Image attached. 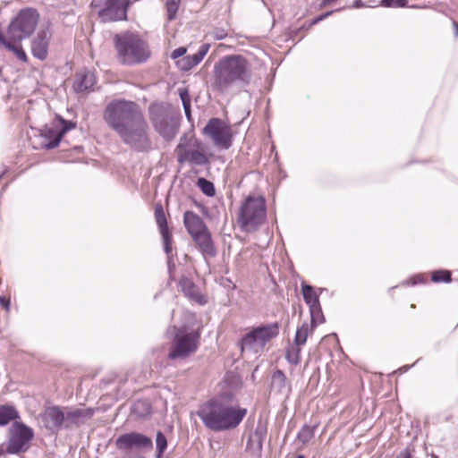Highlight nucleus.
Instances as JSON below:
<instances>
[{
	"label": "nucleus",
	"mask_w": 458,
	"mask_h": 458,
	"mask_svg": "<svg viewBox=\"0 0 458 458\" xmlns=\"http://www.w3.org/2000/svg\"><path fill=\"white\" fill-rule=\"evenodd\" d=\"M106 123L125 144L142 149L148 145V124L138 104L127 100H114L105 110Z\"/></svg>",
	"instance_id": "1"
},
{
	"label": "nucleus",
	"mask_w": 458,
	"mask_h": 458,
	"mask_svg": "<svg viewBox=\"0 0 458 458\" xmlns=\"http://www.w3.org/2000/svg\"><path fill=\"white\" fill-rule=\"evenodd\" d=\"M114 42L118 56L123 64L143 63L150 56L147 43L136 34L126 32L116 35Z\"/></svg>",
	"instance_id": "2"
},
{
	"label": "nucleus",
	"mask_w": 458,
	"mask_h": 458,
	"mask_svg": "<svg viewBox=\"0 0 458 458\" xmlns=\"http://www.w3.org/2000/svg\"><path fill=\"white\" fill-rule=\"evenodd\" d=\"M279 334V327L277 323H271L253 327L246 333L239 341L242 355L250 353L259 355L265 350L266 345Z\"/></svg>",
	"instance_id": "3"
},
{
	"label": "nucleus",
	"mask_w": 458,
	"mask_h": 458,
	"mask_svg": "<svg viewBox=\"0 0 458 458\" xmlns=\"http://www.w3.org/2000/svg\"><path fill=\"white\" fill-rule=\"evenodd\" d=\"M266 218L265 199L262 196H249L241 207L237 223L242 231L251 233L256 231Z\"/></svg>",
	"instance_id": "4"
},
{
	"label": "nucleus",
	"mask_w": 458,
	"mask_h": 458,
	"mask_svg": "<svg viewBox=\"0 0 458 458\" xmlns=\"http://www.w3.org/2000/svg\"><path fill=\"white\" fill-rule=\"evenodd\" d=\"M199 417L208 428L222 430L229 428V400L227 396L211 400L200 406Z\"/></svg>",
	"instance_id": "5"
},
{
	"label": "nucleus",
	"mask_w": 458,
	"mask_h": 458,
	"mask_svg": "<svg viewBox=\"0 0 458 458\" xmlns=\"http://www.w3.org/2000/svg\"><path fill=\"white\" fill-rule=\"evenodd\" d=\"M39 15L35 9L25 8L20 11L8 27V37L13 42H20L30 37L36 29Z\"/></svg>",
	"instance_id": "6"
},
{
	"label": "nucleus",
	"mask_w": 458,
	"mask_h": 458,
	"mask_svg": "<svg viewBox=\"0 0 458 458\" xmlns=\"http://www.w3.org/2000/svg\"><path fill=\"white\" fill-rule=\"evenodd\" d=\"M149 116L155 129L165 138H173L176 132V123L167 106L152 104L149 106Z\"/></svg>",
	"instance_id": "7"
},
{
	"label": "nucleus",
	"mask_w": 458,
	"mask_h": 458,
	"mask_svg": "<svg viewBox=\"0 0 458 458\" xmlns=\"http://www.w3.org/2000/svg\"><path fill=\"white\" fill-rule=\"evenodd\" d=\"M129 0H93L91 6L103 21L126 19Z\"/></svg>",
	"instance_id": "8"
},
{
	"label": "nucleus",
	"mask_w": 458,
	"mask_h": 458,
	"mask_svg": "<svg viewBox=\"0 0 458 458\" xmlns=\"http://www.w3.org/2000/svg\"><path fill=\"white\" fill-rule=\"evenodd\" d=\"M202 133L216 149L225 150L229 148V123L226 120L211 118Z\"/></svg>",
	"instance_id": "9"
},
{
	"label": "nucleus",
	"mask_w": 458,
	"mask_h": 458,
	"mask_svg": "<svg viewBox=\"0 0 458 458\" xmlns=\"http://www.w3.org/2000/svg\"><path fill=\"white\" fill-rule=\"evenodd\" d=\"M252 77L250 63L242 55H231V89H243Z\"/></svg>",
	"instance_id": "10"
},
{
	"label": "nucleus",
	"mask_w": 458,
	"mask_h": 458,
	"mask_svg": "<svg viewBox=\"0 0 458 458\" xmlns=\"http://www.w3.org/2000/svg\"><path fill=\"white\" fill-rule=\"evenodd\" d=\"M33 436L34 433L30 428L22 423L15 422L10 428L7 452L18 454L27 451Z\"/></svg>",
	"instance_id": "11"
},
{
	"label": "nucleus",
	"mask_w": 458,
	"mask_h": 458,
	"mask_svg": "<svg viewBox=\"0 0 458 458\" xmlns=\"http://www.w3.org/2000/svg\"><path fill=\"white\" fill-rule=\"evenodd\" d=\"M199 335L196 332L177 335L173 350L169 353L171 359L185 358L197 350Z\"/></svg>",
	"instance_id": "12"
},
{
	"label": "nucleus",
	"mask_w": 458,
	"mask_h": 458,
	"mask_svg": "<svg viewBox=\"0 0 458 458\" xmlns=\"http://www.w3.org/2000/svg\"><path fill=\"white\" fill-rule=\"evenodd\" d=\"M197 141L193 145L185 146L180 144L177 147V157L180 163L188 162L196 165H203L208 163L207 156L199 148Z\"/></svg>",
	"instance_id": "13"
},
{
	"label": "nucleus",
	"mask_w": 458,
	"mask_h": 458,
	"mask_svg": "<svg viewBox=\"0 0 458 458\" xmlns=\"http://www.w3.org/2000/svg\"><path fill=\"white\" fill-rule=\"evenodd\" d=\"M117 448L126 450L130 448H152V440L142 434L131 432L120 436L115 442Z\"/></svg>",
	"instance_id": "14"
},
{
	"label": "nucleus",
	"mask_w": 458,
	"mask_h": 458,
	"mask_svg": "<svg viewBox=\"0 0 458 458\" xmlns=\"http://www.w3.org/2000/svg\"><path fill=\"white\" fill-rule=\"evenodd\" d=\"M74 127V123L66 122L64 119H60L57 124L52 127H46L43 130V135L47 138L52 139V140L47 144V148H54L57 147L65 132Z\"/></svg>",
	"instance_id": "15"
},
{
	"label": "nucleus",
	"mask_w": 458,
	"mask_h": 458,
	"mask_svg": "<svg viewBox=\"0 0 458 458\" xmlns=\"http://www.w3.org/2000/svg\"><path fill=\"white\" fill-rule=\"evenodd\" d=\"M267 433V427L266 423L258 422L255 431L250 435L247 442V450L253 455L260 456L263 441Z\"/></svg>",
	"instance_id": "16"
},
{
	"label": "nucleus",
	"mask_w": 458,
	"mask_h": 458,
	"mask_svg": "<svg viewBox=\"0 0 458 458\" xmlns=\"http://www.w3.org/2000/svg\"><path fill=\"white\" fill-rule=\"evenodd\" d=\"M45 427L50 430L58 429L64 422V411L58 406H51L45 409L41 414Z\"/></svg>",
	"instance_id": "17"
},
{
	"label": "nucleus",
	"mask_w": 458,
	"mask_h": 458,
	"mask_svg": "<svg viewBox=\"0 0 458 458\" xmlns=\"http://www.w3.org/2000/svg\"><path fill=\"white\" fill-rule=\"evenodd\" d=\"M50 40V33L47 30H41L31 43L32 55L44 60L47 56L48 45Z\"/></svg>",
	"instance_id": "18"
},
{
	"label": "nucleus",
	"mask_w": 458,
	"mask_h": 458,
	"mask_svg": "<svg viewBox=\"0 0 458 458\" xmlns=\"http://www.w3.org/2000/svg\"><path fill=\"white\" fill-rule=\"evenodd\" d=\"M155 218L163 238L165 250L169 254L171 252L172 235L169 233L165 211L161 205L156 207Z\"/></svg>",
	"instance_id": "19"
},
{
	"label": "nucleus",
	"mask_w": 458,
	"mask_h": 458,
	"mask_svg": "<svg viewBox=\"0 0 458 458\" xmlns=\"http://www.w3.org/2000/svg\"><path fill=\"white\" fill-rule=\"evenodd\" d=\"M215 85L221 90L229 87V57L225 56L215 69Z\"/></svg>",
	"instance_id": "20"
},
{
	"label": "nucleus",
	"mask_w": 458,
	"mask_h": 458,
	"mask_svg": "<svg viewBox=\"0 0 458 458\" xmlns=\"http://www.w3.org/2000/svg\"><path fill=\"white\" fill-rule=\"evenodd\" d=\"M271 390L276 394H284L286 396L291 393V384L288 382L285 374L281 369H276L272 374Z\"/></svg>",
	"instance_id": "21"
},
{
	"label": "nucleus",
	"mask_w": 458,
	"mask_h": 458,
	"mask_svg": "<svg viewBox=\"0 0 458 458\" xmlns=\"http://www.w3.org/2000/svg\"><path fill=\"white\" fill-rule=\"evenodd\" d=\"M183 222L189 233L193 237L206 230L202 219L192 211H186L183 216Z\"/></svg>",
	"instance_id": "22"
},
{
	"label": "nucleus",
	"mask_w": 458,
	"mask_h": 458,
	"mask_svg": "<svg viewBox=\"0 0 458 458\" xmlns=\"http://www.w3.org/2000/svg\"><path fill=\"white\" fill-rule=\"evenodd\" d=\"M95 82L96 78L92 72L82 71L76 75L73 88L77 92H84L90 89Z\"/></svg>",
	"instance_id": "23"
},
{
	"label": "nucleus",
	"mask_w": 458,
	"mask_h": 458,
	"mask_svg": "<svg viewBox=\"0 0 458 458\" xmlns=\"http://www.w3.org/2000/svg\"><path fill=\"white\" fill-rule=\"evenodd\" d=\"M180 284L186 296L199 304L206 303L205 297L199 292L198 288L192 284L191 281L183 278L181 280Z\"/></svg>",
	"instance_id": "24"
},
{
	"label": "nucleus",
	"mask_w": 458,
	"mask_h": 458,
	"mask_svg": "<svg viewBox=\"0 0 458 458\" xmlns=\"http://www.w3.org/2000/svg\"><path fill=\"white\" fill-rule=\"evenodd\" d=\"M64 421L68 424L76 423L81 418H90L93 411L90 409H69L65 408Z\"/></svg>",
	"instance_id": "25"
},
{
	"label": "nucleus",
	"mask_w": 458,
	"mask_h": 458,
	"mask_svg": "<svg viewBox=\"0 0 458 458\" xmlns=\"http://www.w3.org/2000/svg\"><path fill=\"white\" fill-rule=\"evenodd\" d=\"M199 245L200 250L207 255H214V248L211 242L210 235L207 230L192 237Z\"/></svg>",
	"instance_id": "26"
},
{
	"label": "nucleus",
	"mask_w": 458,
	"mask_h": 458,
	"mask_svg": "<svg viewBox=\"0 0 458 458\" xmlns=\"http://www.w3.org/2000/svg\"><path fill=\"white\" fill-rule=\"evenodd\" d=\"M302 295L305 302L309 305L310 310H318V304L319 303L318 295L315 293L312 286L302 284Z\"/></svg>",
	"instance_id": "27"
},
{
	"label": "nucleus",
	"mask_w": 458,
	"mask_h": 458,
	"mask_svg": "<svg viewBox=\"0 0 458 458\" xmlns=\"http://www.w3.org/2000/svg\"><path fill=\"white\" fill-rule=\"evenodd\" d=\"M247 414V409L239 406H231L230 410V427L236 428Z\"/></svg>",
	"instance_id": "28"
},
{
	"label": "nucleus",
	"mask_w": 458,
	"mask_h": 458,
	"mask_svg": "<svg viewBox=\"0 0 458 458\" xmlns=\"http://www.w3.org/2000/svg\"><path fill=\"white\" fill-rule=\"evenodd\" d=\"M285 359L293 365H298L301 360V347L296 344H291L287 347Z\"/></svg>",
	"instance_id": "29"
},
{
	"label": "nucleus",
	"mask_w": 458,
	"mask_h": 458,
	"mask_svg": "<svg viewBox=\"0 0 458 458\" xmlns=\"http://www.w3.org/2000/svg\"><path fill=\"white\" fill-rule=\"evenodd\" d=\"M17 417V411L13 407L11 406H1L0 407V426L6 425L12 420Z\"/></svg>",
	"instance_id": "30"
},
{
	"label": "nucleus",
	"mask_w": 458,
	"mask_h": 458,
	"mask_svg": "<svg viewBox=\"0 0 458 458\" xmlns=\"http://www.w3.org/2000/svg\"><path fill=\"white\" fill-rule=\"evenodd\" d=\"M315 427L304 425L297 435V438L302 444L308 443L314 436Z\"/></svg>",
	"instance_id": "31"
},
{
	"label": "nucleus",
	"mask_w": 458,
	"mask_h": 458,
	"mask_svg": "<svg viewBox=\"0 0 458 458\" xmlns=\"http://www.w3.org/2000/svg\"><path fill=\"white\" fill-rule=\"evenodd\" d=\"M157 458H161L167 447V440L162 432H157L156 437Z\"/></svg>",
	"instance_id": "32"
},
{
	"label": "nucleus",
	"mask_w": 458,
	"mask_h": 458,
	"mask_svg": "<svg viewBox=\"0 0 458 458\" xmlns=\"http://www.w3.org/2000/svg\"><path fill=\"white\" fill-rule=\"evenodd\" d=\"M309 334V327L308 325H302L301 327H299L296 331L295 337H294V344L296 345H303L308 337Z\"/></svg>",
	"instance_id": "33"
},
{
	"label": "nucleus",
	"mask_w": 458,
	"mask_h": 458,
	"mask_svg": "<svg viewBox=\"0 0 458 458\" xmlns=\"http://www.w3.org/2000/svg\"><path fill=\"white\" fill-rule=\"evenodd\" d=\"M198 186L208 196L215 195V188L211 182L206 180L205 178H199L198 180Z\"/></svg>",
	"instance_id": "34"
},
{
	"label": "nucleus",
	"mask_w": 458,
	"mask_h": 458,
	"mask_svg": "<svg viewBox=\"0 0 458 458\" xmlns=\"http://www.w3.org/2000/svg\"><path fill=\"white\" fill-rule=\"evenodd\" d=\"M181 0H167L165 6L168 19L174 20L176 16Z\"/></svg>",
	"instance_id": "35"
},
{
	"label": "nucleus",
	"mask_w": 458,
	"mask_h": 458,
	"mask_svg": "<svg viewBox=\"0 0 458 458\" xmlns=\"http://www.w3.org/2000/svg\"><path fill=\"white\" fill-rule=\"evenodd\" d=\"M431 279L435 283H448L451 281V273L447 270L436 271L432 274Z\"/></svg>",
	"instance_id": "36"
},
{
	"label": "nucleus",
	"mask_w": 458,
	"mask_h": 458,
	"mask_svg": "<svg viewBox=\"0 0 458 458\" xmlns=\"http://www.w3.org/2000/svg\"><path fill=\"white\" fill-rule=\"evenodd\" d=\"M318 310H314L313 311H310V315H311V322L314 323V324H317V323H322L323 322V315H322V310H321V308H320V305L319 303L318 304Z\"/></svg>",
	"instance_id": "37"
},
{
	"label": "nucleus",
	"mask_w": 458,
	"mask_h": 458,
	"mask_svg": "<svg viewBox=\"0 0 458 458\" xmlns=\"http://www.w3.org/2000/svg\"><path fill=\"white\" fill-rule=\"evenodd\" d=\"M177 64L183 71H189L193 67L188 55L179 60Z\"/></svg>",
	"instance_id": "38"
},
{
	"label": "nucleus",
	"mask_w": 458,
	"mask_h": 458,
	"mask_svg": "<svg viewBox=\"0 0 458 458\" xmlns=\"http://www.w3.org/2000/svg\"><path fill=\"white\" fill-rule=\"evenodd\" d=\"M179 95L181 98V100L182 102V105L191 104V98L189 95V92L185 89H179Z\"/></svg>",
	"instance_id": "39"
},
{
	"label": "nucleus",
	"mask_w": 458,
	"mask_h": 458,
	"mask_svg": "<svg viewBox=\"0 0 458 458\" xmlns=\"http://www.w3.org/2000/svg\"><path fill=\"white\" fill-rule=\"evenodd\" d=\"M186 52H187L186 47H178L172 52L171 57L173 59H177L178 57L183 56L186 54Z\"/></svg>",
	"instance_id": "40"
},
{
	"label": "nucleus",
	"mask_w": 458,
	"mask_h": 458,
	"mask_svg": "<svg viewBox=\"0 0 458 458\" xmlns=\"http://www.w3.org/2000/svg\"><path fill=\"white\" fill-rule=\"evenodd\" d=\"M332 11L330 12H327V13H325L323 14H320L319 16L314 18L312 21H311V25H315L317 23H318L319 21H323L324 19L327 18L329 15L332 14Z\"/></svg>",
	"instance_id": "41"
},
{
	"label": "nucleus",
	"mask_w": 458,
	"mask_h": 458,
	"mask_svg": "<svg viewBox=\"0 0 458 458\" xmlns=\"http://www.w3.org/2000/svg\"><path fill=\"white\" fill-rule=\"evenodd\" d=\"M188 56L190 58L193 67L196 66L198 64H199L203 59L201 56H199V55L198 53H196L192 55H188Z\"/></svg>",
	"instance_id": "42"
},
{
	"label": "nucleus",
	"mask_w": 458,
	"mask_h": 458,
	"mask_svg": "<svg viewBox=\"0 0 458 458\" xmlns=\"http://www.w3.org/2000/svg\"><path fill=\"white\" fill-rule=\"evenodd\" d=\"M209 49V45L208 44H204L202 45L199 51H198V54L199 55V56H201L202 58H204V56L207 55L208 51Z\"/></svg>",
	"instance_id": "43"
},
{
	"label": "nucleus",
	"mask_w": 458,
	"mask_h": 458,
	"mask_svg": "<svg viewBox=\"0 0 458 458\" xmlns=\"http://www.w3.org/2000/svg\"><path fill=\"white\" fill-rule=\"evenodd\" d=\"M396 458H411V454L408 449L403 450Z\"/></svg>",
	"instance_id": "44"
},
{
	"label": "nucleus",
	"mask_w": 458,
	"mask_h": 458,
	"mask_svg": "<svg viewBox=\"0 0 458 458\" xmlns=\"http://www.w3.org/2000/svg\"><path fill=\"white\" fill-rule=\"evenodd\" d=\"M145 407L146 408V412L148 413L149 411V406L148 403H146L145 402H137L135 404H134V409L137 410L139 407Z\"/></svg>",
	"instance_id": "45"
},
{
	"label": "nucleus",
	"mask_w": 458,
	"mask_h": 458,
	"mask_svg": "<svg viewBox=\"0 0 458 458\" xmlns=\"http://www.w3.org/2000/svg\"><path fill=\"white\" fill-rule=\"evenodd\" d=\"M407 3V0H394V7H404Z\"/></svg>",
	"instance_id": "46"
},
{
	"label": "nucleus",
	"mask_w": 458,
	"mask_h": 458,
	"mask_svg": "<svg viewBox=\"0 0 458 458\" xmlns=\"http://www.w3.org/2000/svg\"><path fill=\"white\" fill-rule=\"evenodd\" d=\"M381 4L385 7H394V0H381Z\"/></svg>",
	"instance_id": "47"
},
{
	"label": "nucleus",
	"mask_w": 458,
	"mask_h": 458,
	"mask_svg": "<svg viewBox=\"0 0 458 458\" xmlns=\"http://www.w3.org/2000/svg\"><path fill=\"white\" fill-rule=\"evenodd\" d=\"M182 106H183L186 116L190 120L191 119V104L186 103V105H182Z\"/></svg>",
	"instance_id": "48"
},
{
	"label": "nucleus",
	"mask_w": 458,
	"mask_h": 458,
	"mask_svg": "<svg viewBox=\"0 0 458 458\" xmlns=\"http://www.w3.org/2000/svg\"><path fill=\"white\" fill-rule=\"evenodd\" d=\"M421 282H422V277H421L420 276H415V277H413V278L411 279V284L412 285H415V284H417L418 283H421Z\"/></svg>",
	"instance_id": "49"
},
{
	"label": "nucleus",
	"mask_w": 458,
	"mask_h": 458,
	"mask_svg": "<svg viewBox=\"0 0 458 458\" xmlns=\"http://www.w3.org/2000/svg\"><path fill=\"white\" fill-rule=\"evenodd\" d=\"M0 303L2 305H4L6 308L9 306V301L6 300L4 297H0Z\"/></svg>",
	"instance_id": "50"
},
{
	"label": "nucleus",
	"mask_w": 458,
	"mask_h": 458,
	"mask_svg": "<svg viewBox=\"0 0 458 458\" xmlns=\"http://www.w3.org/2000/svg\"><path fill=\"white\" fill-rule=\"evenodd\" d=\"M454 28V36L458 37V23L456 21L453 22Z\"/></svg>",
	"instance_id": "51"
},
{
	"label": "nucleus",
	"mask_w": 458,
	"mask_h": 458,
	"mask_svg": "<svg viewBox=\"0 0 458 458\" xmlns=\"http://www.w3.org/2000/svg\"><path fill=\"white\" fill-rule=\"evenodd\" d=\"M354 6L355 7H361V6H363L362 1L361 0H355L354 1Z\"/></svg>",
	"instance_id": "52"
},
{
	"label": "nucleus",
	"mask_w": 458,
	"mask_h": 458,
	"mask_svg": "<svg viewBox=\"0 0 458 458\" xmlns=\"http://www.w3.org/2000/svg\"><path fill=\"white\" fill-rule=\"evenodd\" d=\"M239 293H241L242 295V298L245 300L246 299V296H245V293H242V292H239Z\"/></svg>",
	"instance_id": "53"
},
{
	"label": "nucleus",
	"mask_w": 458,
	"mask_h": 458,
	"mask_svg": "<svg viewBox=\"0 0 458 458\" xmlns=\"http://www.w3.org/2000/svg\"><path fill=\"white\" fill-rule=\"evenodd\" d=\"M296 458H304L302 454H299Z\"/></svg>",
	"instance_id": "54"
}]
</instances>
